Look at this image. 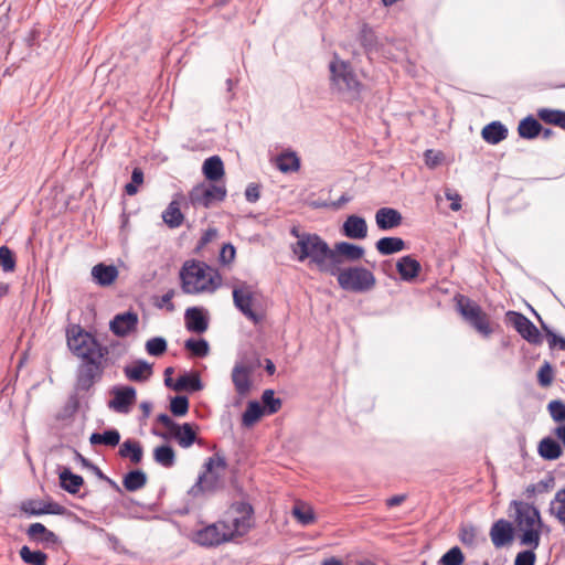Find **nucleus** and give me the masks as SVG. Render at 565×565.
<instances>
[{
	"mask_svg": "<svg viewBox=\"0 0 565 565\" xmlns=\"http://www.w3.org/2000/svg\"><path fill=\"white\" fill-rule=\"evenodd\" d=\"M20 510L28 515L55 514L65 513L66 509L57 502H43L41 500L30 499L21 502Z\"/></svg>",
	"mask_w": 565,
	"mask_h": 565,
	"instance_id": "obj_17",
	"label": "nucleus"
},
{
	"mask_svg": "<svg viewBox=\"0 0 565 565\" xmlns=\"http://www.w3.org/2000/svg\"><path fill=\"white\" fill-rule=\"evenodd\" d=\"M277 168L284 172H296L300 168V159L294 151H286L276 158Z\"/></svg>",
	"mask_w": 565,
	"mask_h": 565,
	"instance_id": "obj_35",
	"label": "nucleus"
},
{
	"mask_svg": "<svg viewBox=\"0 0 565 565\" xmlns=\"http://www.w3.org/2000/svg\"><path fill=\"white\" fill-rule=\"evenodd\" d=\"M514 537V527L511 522L500 519L495 521L490 529V539L497 547H503L512 543Z\"/></svg>",
	"mask_w": 565,
	"mask_h": 565,
	"instance_id": "obj_18",
	"label": "nucleus"
},
{
	"mask_svg": "<svg viewBox=\"0 0 565 565\" xmlns=\"http://www.w3.org/2000/svg\"><path fill=\"white\" fill-rule=\"evenodd\" d=\"M170 411L174 416H184L189 411V399L186 396H174L170 402Z\"/></svg>",
	"mask_w": 565,
	"mask_h": 565,
	"instance_id": "obj_49",
	"label": "nucleus"
},
{
	"mask_svg": "<svg viewBox=\"0 0 565 565\" xmlns=\"http://www.w3.org/2000/svg\"><path fill=\"white\" fill-rule=\"evenodd\" d=\"M359 40L365 51H372L376 43V36L373 30L364 24L360 31Z\"/></svg>",
	"mask_w": 565,
	"mask_h": 565,
	"instance_id": "obj_50",
	"label": "nucleus"
},
{
	"mask_svg": "<svg viewBox=\"0 0 565 565\" xmlns=\"http://www.w3.org/2000/svg\"><path fill=\"white\" fill-rule=\"evenodd\" d=\"M203 388V384L196 374H183L179 376L177 382L173 385L174 391H190L198 392Z\"/></svg>",
	"mask_w": 565,
	"mask_h": 565,
	"instance_id": "obj_38",
	"label": "nucleus"
},
{
	"mask_svg": "<svg viewBox=\"0 0 565 565\" xmlns=\"http://www.w3.org/2000/svg\"><path fill=\"white\" fill-rule=\"evenodd\" d=\"M255 365L250 362L238 361L235 363L231 379L235 392L239 397L247 396L253 387L252 374L254 373Z\"/></svg>",
	"mask_w": 565,
	"mask_h": 565,
	"instance_id": "obj_16",
	"label": "nucleus"
},
{
	"mask_svg": "<svg viewBox=\"0 0 565 565\" xmlns=\"http://www.w3.org/2000/svg\"><path fill=\"white\" fill-rule=\"evenodd\" d=\"M0 266L6 273H11L15 269V257L13 252L6 245L0 247Z\"/></svg>",
	"mask_w": 565,
	"mask_h": 565,
	"instance_id": "obj_47",
	"label": "nucleus"
},
{
	"mask_svg": "<svg viewBox=\"0 0 565 565\" xmlns=\"http://www.w3.org/2000/svg\"><path fill=\"white\" fill-rule=\"evenodd\" d=\"M138 326V315L134 311H126L116 315L109 322V329L118 337H127Z\"/></svg>",
	"mask_w": 565,
	"mask_h": 565,
	"instance_id": "obj_19",
	"label": "nucleus"
},
{
	"mask_svg": "<svg viewBox=\"0 0 565 565\" xmlns=\"http://www.w3.org/2000/svg\"><path fill=\"white\" fill-rule=\"evenodd\" d=\"M121 458H128L135 465L139 463L143 456V449L138 440L126 439L118 450Z\"/></svg>",
	"mask_w": 565,
	"mask_h": 565,
	"instance_id": "obj_28",
	"label": "nucleus"
},
{
	"mask_svg": "<svg viewBox=\"0 0 565 565\" xmlns=\"http://www.w3.org/2000/svg\"><path fill=\"white\" fill-rule=\"evenodd\" d=\"M172 434L182 448L191 447L196 440V433L193 429V426L189 423H184L182 425L178 424V428H174Z\"/></svg>",
	"mask_w": 565,
	"mask_h": 565,
	"instance_id": "obj_33",
	"label": "nucleus"
},
{
	"mask_svg": "<svg viewBox=\"0 0 565 565\" xmlns=\"http://www.w3.org/2000/svg\"><path fill=\"white\" fill-rule=\"evenodd\" d=\"M227 514L231 518L227 523L230 532H233V539L244 536L254 525V508L249 502H233L227 510Z\"/></svg>",
	"mask_w": 565,
	"mask_h": 565,
	"instance_id": "obj_10",
	"label": "nucleus"
},
{
	"mask_svg": "<svg viewBox=\"0 0 565 565\" xmlns=\"http://www.w3.org/2000/svg\"><path fill=\"white\" fill-rule=\"evenodd\" d=\"M210 267L201 262H186L180 270L181 288L184 294L213 292L220 286V276L209 273Z\"/></svg>",
	"mask_w": 565,
	"mask_h": 565,
	"instance_id": "obj_3",
	"label": "nucleus"
},
{
	"mask_svg": "<svg viewBox=\"0 0 565 565\" xmlns=\"http://www.w3.org/2000/svg\"><path fill=\"white\" fill-rule=\"evenodd\" d=\"M185 326L191 332L203 333L207 330L209 321L202 309L191 307L185 310Z\"/></svg>",
	"mask_w": 565,
	"mask_h": 565,
	"instance_id": "obj_22",
	"label": "nucleus"
},
{
	"mask_svg": "<svg viewBox=\"0 0 565 565\" xmlns=\"http://www.w3.org/2000/svg\"><path fill=\"white\" fill-rule=\"evenodd\" d=\"M441 159L443 154L440 152H435L431 149L426 150L425 152L426 164L430 168L438 166L441 162Z\"/></svg>",
	"mask_w": 565,
	"mask_h": 565,
	"instance_id": "obj_60",
	"label": "nucleus"
},
{
	"mask_svg": "<svg viewBox=\"0 0 565 565\" xmlns=\"http://www.w3.org/2000/svg\"><path fill=\"white\" fill-rule=\"evenodd\" d=\"M537 116L546 124L558 126L565 129V111L558 109L541 108Z\"/></svg>",
	"mask_w": 565,
	"mask_h": 565,
	"instance_id": "obj_40",
	"label": "nucleus"
},
{
	"mask_svg": "<svg viewBox=\"0 0 565 565\" xmlns=\"http://www.w3.org/2000/svg\"><path fill=\"white\" fill-rule=\"evenodd\" d=\"M292 252L299 262L309 259L319 271L329 274L331 248L318 234L302 233L292 245Z\"/></svg>",
	"mask_w": 565,
	"mask_h": 565,
	"instance_id": "obj_4",
	"label": "nucleus"
},
{
	"mask_svg": "<svg viewBox=\"0 0 565 565\" xmlns=\"http://www.w3.org/2000/svg\"><path fill=\"white\" fill-rule=\"evenodd\" d=\"M147 483V475L142 470L129 471L122 480V486L127 491L134 492L142 489Z\"/></svg>",
	"mask_w": 565,
	"mask_h": 565,
	"instance_id": "obj_37",
	"label": "nucleus"
},
{
	"mask_svg": "<svg viewBox=\"0 0 565 565\" xmlns=\"http://www.w3.org/2000/svg\"><path fill=\"white\" fill-rule=\"evenodd\" d=\"M445 196L447 200L451 201L450 209L452 211H459L461 209V196L457 192L447 189Z\"/></svg>",
	"mask_w": 565,
	"mask_h": 565,
	"instance_id": "obj_61",
	"label": "nucleus"
},
{
	"mask_svg": "<svg viewBox=\"0 0 565 565\" xmlns=\"http://www.w3.org/2000/svg\"><path fill=\"white\" fill-rule=\"evenodd\" d=\"M518 131L524 139H534L541 134L542 125L532 116H527L520 121Z\"/></svg>",
	"mask_w": 565,
	"mask_h": 565,
	"instance_id": "obj_36",
	"label": "nucleus"
},
{
	"mask_svg": "<svg viewBox=\"0 0 565 565\" xmlns=\"http://www.w3.org/2000/svg\"><path fill=\"white\" fill-rule=\"evenodd\" d=\"M403 222L399 211L393 207H381L375 213V223L381 231L398 227Z\"/></svg>",
	"mask_w": 565,
	"mask_h": 565,
	"instance_id": "obj_21",
	"label": "nucleus"
},
{
	"mask_svg": "<svg viewBox=\"0 0 565 565\" xmlns=\"http://www.w3.org/2000/svg\"><path fill=\"white\" fill-rule=\"evenodd\" d=\"M263 409L267 415L276 414L281 407V399L275 397L274 390H265L262 395Z\"/></svg>",
	"mask_w": 565,
	"mask_h": 565,
	"instance_id": "obj_43",
	"label": "nucleus"
},
{
	"mask_svg": "<svg viewBox=\"0 0 565 565\" xmlns=\"http://www.w3.org/2000/svg\"><path fill=\"white\" fill-rule=\"evenodd\" d=\"M364 254L365 249L362 246L349 242L335 243L333 248H331L329 273H338V269H342V264L344 262H358L364 256Z\"/></svg>",
	"mask_w": 565,
	"mask_h": 565,
	"instance_id": "obj_13",
	"label": "nucleus"
},
{
	"mask_svg": "<svg viewBox=\"0 0 565 565\" xmlns=\"http://www.w3.org/2000/svg\"><path fill=\"white\" fill-rule=\"evenodd\" d=\"M233 301L242 315L254 324H258L265 319L264 311L258 310L256 292L246 282L233 289Z\"/></svg>",
	"mask_w": 565,
	"mask_h": 565,
	"instance_id": "obj_9",
	"label": "nucleus"
},
{
	"mask_svg": "<svg viewBox=\"0 0 565 565\" xmlns=\"http://www.w3.org/2000/svg\"><path fill=\"white\" fill-rule=\"evenodd\" d=\"M157 422L162 424L171 433L174 430V428H178V424L174 420H172V418L168 414L164 413L158 415Z\"/></svg>",
	"mask_w": 565,
	"mask_h": 565,
	"instance_id": "obj_63",
	"label": "nucleus"
},
{
	"mask_svg": "<svg viewBox=\"0 0 565 565\" xmlns=\"http://www.w3.org/2000/svg\"><path fill=\"white\" fill-rule=\"evenodd\" d=\"M377 252L382 255H392L406 248V243L401 237H382L375 243Z\"/></svg>",
	"mask_w": 565,
	"mask_h": 565,
	"instance_id": "obj_31",
	"label": "nucleus"
},
{
	"mask_svg": "<svg viewBox=\"0 0 565 565\" xmlns=\"http://www.w3.org/2000/svg\"><path fill=\"white\" fill-rule=\"evenodd\" d=\"M92 275L100 286H106V263L102 262L94 266Z\"/></svg>",
	"mask_w": 565,
	"mask_h": 565,
	"instance_id": "obj_56",
	"label": "nucleus"
},
{
	"mask_svg": "<svg viewBox=\"0 0 565 565\" xmlns=\"http://www.w3.org/2000/svg\"><path fill=\"white\" fill-rule=\"evenodd\" d=\"M329 275L337 277L339 286L347 291L365 292L376 284L374 274L362 266L338 269V273H329Z\"/></svg>",
	"mask_w": 565,
	"mask_h": 565,
	"instance_id": "obj_8",
	"label": "nucleus"
},
{
	"mask_svg": "<svg viewBox=\"0 0 565 565\" xmlns=\"http://www.w3.org/2000/svg\"><path fill=\"white\" fill-rule=\"evenodd\" d=\"M465 556L460 547L454 546L447 551L438 561V565H461Z\"/></svg>",
	"mask_w": 565,
	"mask_h": 565,
	"instance_id": "obj_45",
	"label": "nucleus"
},
{
	"mask_svg": "<svg viewBox=\"0 0 565 565\" xmlns=\"http://www.w3.org/2000/svg\"><path fill=\"white\" fill-rule=\"evenodd\" d=\"M140 409L142 412V415L141 417L139 418L140 423H145L147 420V418L150 416L151 414V409H152V403L149 402V401H145V402H141L140 403Z\"/></svg>",
	"mask_w": 565,
	"mask_h": 565,
	"instance_id": "obj_64",
	"label": "nucleus"
},
{
	"mask_svg": "<svg viewBox=\"0 0 565 565\" xmlns=\"http://www.w3.org/2000/svg\"><path fill=\"white\" fill-rule=\"evenodd\" d=\"M331 89L344 98L358 100L363 90V84L358 79L350 62L339 58L335 54L329 63Z\"/></svg>",
	"mask_w": 565,
	"mask_h": 565,
	"instance_id": "obj_5",
	"label": "nucleus"
},
{
	"mask_svg": "<svg viewBox=\"0 0 565 565\" xmlns=\"http://www.w3.org/2000/svg\"><path fill=\"white\" fill-rule=\"evenodd\" d=\"M153 460L163 468L175 465V451L170 445H160L153 449Z\"/></svg>",
	"mask_w": 565,
	"mask_h": 565,
	"instance_id": "obj_34",
	"label": "nucleus"
},
{
	"mask_svg": "<svg viewBox=\"0 0 565 565\" xmlns=\"http://www.w3.org/2000/svg\"><path fill=\"white\" fill-rule=\"evenodd\" d=\"M20 557L29 565H46L47 555L42 551H31L24 545L20 550Z\"/></svg>",
	"mask_w": 565,
	"mask_h": 565,
	"instance_id": "obj_42",
	"label": "nucleus"
},
{
	"mask_svg": "<svg viewBox=\"0 0 565 565\" xmlns=\"http://www.w3.org/2000/svg\"><path fill=\"white\" fill-rule=\"evenodd\" d=\"M539 455L545 460H556L562 454L561 445L552 437H544L537 446Z\"/></svg>",
	"mask_w": 565,
	"mask_h": 565,
	"instance_id": "obj_29",
	"label": "nucleus"
},
{
	"mask_svg": "<svg viewBox=\"0 0 565 565\" xmlns=\"http://www.w3.org/2000/svg\"><path fill=\"white\" fill-rule=\"evenodd\" d=\"M551 514H553L562 524L565 525V488L559 489L550 507Z\"/></svg>",
	"mask_w": 565,
	"mask_h": 565,
	"instance_id": "obj_41",
	"label": "nucleus"
},
{
	"mask_svg": "<svg viewBox=\"0 0 565 565\" xmlns=\"http://www.w3.org/2000/svg\"><path fill=\"white\" fill-rule=\"evenodd\" d=\"M454 299L456 310L471 328L486 338L492 334L493 328L490 317L482 310L480 305L461 294H457Z\"/></svg>",
	"mask_w": 565,
	"mask_h": 565,
	"instance_id": "obj_7",
	"label": "nucleus"
},
{
	"mask_svg": "<svg viewBox=\"0 0 565 565\" xmlns=\"http://www.w3.org/2000/svg\"><path fill=\"white\" fill-rule=\"evenodd\" d=\"M266 414L257 401H250L246 411L242 415V424L245 427H252L260 417Z\"/></svg>",
	"mask_w": 565,
	"mask_h": 565,
	"instance_id": "obj_39",
	"label": "nucleus"
},
{
	"mask_svg": "<svg viewBox=\"0 0 565 565\" xmlns=\"http://www.w3.org/2000/svg\"><path fill=\"white\" fill-rule=\"evenodd\" d=\"M555 479L553 476H547L545 479L540 480L537 486V492L544 493L554 487Z\"/></svg>",
	"mask_w": 565,
	"mask_h": 565,
	"instance_id": "obj_62",
	"label": "nucleus"
},
{
	"mask_svg": "<svg viewBox=\"0 0 565 565\" xmlns=\"http://www.w3.org/2000/svg\"><path fill=\"white\" fill-rule=\"evenodd\" d=\"M537 381L541 386H550L553 382V369L548 362H545L539 370Z\"/></svg>",
	"mask_w": 565,
	"mask_h": 565,
	"instance_id": "obj_53",
	"label": "nucleus"
},
{
	"mask_svg": "<svg viewBox=\"0 0 565 565\" xmlns=\"http://www.w3.org/2000/svg\"><path fill=\"white\" fill-rule=\"evenodd\" d=\"M227 190L224 184L199 183L189 192V201L192 206H202L209 209L215 203L223 202L226 198Z\"/></svg>",
	"mask_w": 565,
	"mask_h": 565,
	"instance_id": "obj_11",
	"label": "nucleus"
},
{
	"mask_svg": "<svg viewBox=\"0 0 565 565\" xmlns=\"http://www.w3.org/2000/svg\"><path fill=\"white\" fill-rule=\"evenodd\" d=\"M513 511L515 529L520 533L522 545L537 548L541 542L542 520L537 508L525 501L513 500L510 503Z\"/></svg>",
	"mask_w": 565,
	"mask_h": 565,
	"instance_id": "obj_2",
	"label": "nucleus"
},
{
	"mask_svg": "<svg viewBox=\"0 0 565 565\" xmlns=\"http://www.w3.org/2000/svg\"><path fill=\"white\" fill-rule=\"evenodd\" d=\"M113 398L108 402V407L115 413L128 415L137 401V391L134 386H114L110 391Z\"/></svg>",
	"mask_w": 565,
	"mask_h": 565,
	"instance_id": "obj_15",
	"label": "nucleus"
},
{
	"mask_svg": "<svg viewBox=\"0 0 565 565\" xmlns=\"http://www.w3.org/2000/svg\"><path fill=\"white\" fill-rule=\"evenodd\" d=\"M507 320L513 326L518 333L531 344H541L542 335L536 326L523 313L516 311H508Z\"/></svg>",
	"mask_w": 565,
	"mask_h": 565,
	"instance_id": "obj_14",
	"label": "nucleus"
},
{
	"mask_svg": "<svg viewBox=\"0 0 565 565\" xmlns=\"http://www.w3.org/2000/svg\"><path fill=\"white\" fill-rule=\"evenodd\" d=\"M26 534L31 540L46 545H55L60 543L58 536L54 532L47 530L42 523H32L26 530Z\"/></svg>",
	"mask_w": 565,
	"mask_h": 565,
	"instance_id": "obj_25",
	"label": "nucleus"
},
{
	"mask_svg": "<svg viewBox=\"0 0 565 565\" xmlns=\"http://www.w3.org/2000/svg\"><path fill=\"white\" fill-rule=\"evenodd\" d=\"M162 218L170 228H177L183 223L184 216L180 209V202L172 200L162 212Z\"/></svg>",
	"mask_w": 565,
	"mask_h": 565,
	"instance_id": "obj_32",
	"label": "nucleus"
},
{
	"mask_svg": "<svg viewBox=\"0 0 565 565\" xmlns=\"http://www.w3.org/2000/svg\"><path fill=\"white\" fill-rule=\"evenodd\" d=\"M543 326V329L545 330L546 332V335H547V339H548V345L551 349H553L554 347L558 345V348L561 350H564L565 351V339L564 338H561L558 337L557 334H555L553 331H551L544 323L542 324Z\"/></svg>",
	"mask_w": 565,
	"mask_h": 565,
	"instance_id": "obj_55",
	"label": "nucleus"
},
{
	"mask_svg": "<svg viewBox=\"0 0 565 565\" xmlns=\"http://www.w3.org/2000/svg\"><path fill=\"white\" fill-rule=\"evenodd\" d=\"M342 234L351 239H364L367 236L365 218L359 215H349L342 225Z\"/></svg>",
	"mask_w": 565,
	"mask_h": 565,
	"instance_id": "obj_20",
	"label": "nucleus"
},
{
	"mask_svg": "<svg viewBox=\"0 0 565 565\" xmlns=\"http://www.w3.org/2000/svg\"><path fill=\"white\" fill-rule=\"evenodd\" d=\"M292 515L298 520L301 525H309L315 521L313 511L310 508H302L300 505H295L292 508Z\"/></svg>",
	"mask_w": 565,
	"mask_h": 565,
	"instance_id": "obj_51",
	"label": "nucleus"
},
{
	"mask_svg": "<svg viewBox=\"0 0 565 565\" xmlns=\"http://www.w3.org/2000/svg\"><path fill=\"white\" fill-rule=\"evenodd\" d=\"M168 344L164 338L154 337L146 342V351L149 355L160 356L167 351Z\"/></svg>",
	"mask_w": 565,
	"mask_h": 565,
	"instance_id": "obj_46",
	"label": "nucleus"
},
{
	"mask_svg": "<svg viewBox=\"0 0 565 565\" xmlns=\"http://www.w3.org/2000/svg\"><path fill=\"white\" fill-rule=\"evenodd\" d=\"M174 297V290H168L160 299V301L156 302L158 308L166 307L168 311L172 312L174 310V305L172 302V298Z\"/></svg>",
	"mask_w": 565,
	"mask_h": 565,
	"instance_id": "obj_57",
	"label": "nucleus"
},
{
	"mask_svg": "<svg viewBox=\"0 0 565 565\" xmlns=\"http://www.w3.org/2000/svg\"><path fill=\"white\" fill-rule=\"evenodd\" d=\"M396 269L404 281H413L420 273L422 265L413 256L406 255L398 259Z\"/></svg>",
	"mask_w": 565,
	"mask_h": 565,
	"instance_id": "obj_23",
	"label": "nucleus"
},
{
	"mask_svg": "<svg viewBox=\"0 0 565 565\" xmlns=\"http://www.w3.org/2000/svg\"><path fill=\"white\" fill-rule=\"evenodd\" d=\"M203 174L206 180L217 182L224 175V164L218 156H212L203 162Z\"/></svg>",
	"mask_w": 565,
	"mask_h": 565,
	"instance_id": "obj_26",
	"label": "nucleus"
},
{
	"mask_svg": "<svg viewBox=\"0 0 565 565\" xmlns=\"http://www.w3.org/2000/svg\"><path fill=\"white\" fill-rule=\"evenodd\" d=\"M84 479L79 475H75L70 468H63L60 472L61 487L71 494H75L83 486Z\"/></svg>",
	"mask_w": 565,
	"mask_h": 565,
	"instance_id": "obj_30",
	"label": "nucleus"
},
{
	"mask_svg": "<svg viewBox=\"0 0 565 565\" xmlns=\"http://www.w3.org/2000/svg\"><path fill=\"white\" fill-rule=\"evenodd\" d=\"M79 407V399L76 393L68 396L62 412L57 415L58 419H66L72 417Z\"/></svg>",
	"mask_w": 565,
	"mask_h": 565,
	"instance_id": "obj_48",
	"label": "nucleus"
},
{
	"mask_svg": "<svg viewBox=\"0 0 565 565\" xmlns=\"http://www.w3.org/2000/svg\"><path fill=\"white\" fill-rule=\"evenodd\" d=\"M125 376L134 382H146L152 375V365L145 360H138L132 365L124 367Z\"/></svg>",
	"mask_w": 565,
	"mask_h": 565,
	"instance_id": "obj_24",
	"label": "nucleus"
},
{
	"mask_svg": "<svg viewBox=\"0 0 565 565\" xmlns=\"http://www.w3.org/2000/svg\"><path fill=\"white\" fill-rule=\"evenodd\" d=\"M481 136L488 143L497 145L507 138L508 129L500 121H492L483 127Z\"/></svg>",
	"mask_w": 565,
	"mask_h": 565,
	"instance_id": "obj_27",
	"label": "nucleus"
},
{
	"mask_svg": "<svg viewBox=\"0 0 565 565\" xmlns=\"http://www.w3.org/2000/svg\"><path fill=\"white\" fill-rule=\"evenodd\" d=\"M227 463L225 457L220 454L207 458L202 473L196 482L189 489L188 494L192 498H203L214 494L223 486L222 476L218 470H225Z\"/></svg>",
	"mask_w": 565,
	"mask_h": 565,
	"instance_id": "obj_6",
	"label": "nucleus"
},
{
	"mask_svg": "<svg viewBox=\"0 0 565 565\" xmlns=\"http://www.w3.org/2000/svg\"><path fill=\"white\" fill-rule=\"evenodd\" d=\"M232 540L233 532H230L226 521L210 524L194 534V541L202 546H216Z\"/></svg>",
	"mask_w": 565,
	"mask_h": 565,
	"instance_id": "obj_12",
	"label": "nucleus"
},
{
	"mask_svg": "<svg viewBox=\"0 0 565 565\" xmlns=\"http://www.w3.org/2000/svg\"><path fill=\"white\" fill-rule=\"evenodd\" d=\"M551 417L555 422H565V403L559 399L551 401L547 405Z\"/></svg>",
	"mask_w": 565,
	"mask_h": 565,
	"instance_id": "obj_52",
	"label": "nucleus"
},
{
	"mask_svg": "<svg viewBox=\"0 0 565 565\" xmlns=\"http://www.w3.org/2000/svg\"><path fill=\"white\" fill-rule=\"evenodd\" d=\"M235 258V248L232 244H225L220 253V259L224 264L231 263Z\"/></svg>",
	"mask_w": 565,
	"mask_h": 565,
	"instance_id": "obj_59",
	"label": "nucleus"
},
{
	"mask_svg": "<svg viewBox=\"0 0 565 565\" xmlns=\"http://www.w3.org/2000/svg\"><path fill=\"white\" fill-rule=\"evenodd\" d=\"M186 350L191 351L194 356L204 358L209 354V343L204 339H188L184 343Z\"/></svg>",
	"mask_w": 565,
	"mask_h": 565,
	"instance_id": "obj_44",
	"label": "nucleus"
},
{
	"mask_svg": "<svg viewBox=\"0 0 565 565\" xmlns=\"http://www.w3.org/2000/svg\"><path fill=\"white\" fill-rule=\"evenodd\" d=\"M65 333L68 350L82 360L77 371L76 388L87 391L96 380L102 379L103 348L95 337L79 324H68Z\"/></svg>",
	"mask_w": 565,
	"mask_h": 565,
	"instance_id": "obj_1",
	"label": "nucleus"
},
{
	"mask_svg": "<svg viewBox=\"0 0 565 565\" xmlns=\"http://www.w3.org/2000/svg\"><path fill=\"white\" fill-rule=\"evenodd\" d=\"M534 550L535 548L531 547V550H526V551H522V552L518 553L515 561H514V565H534L535 559H536Z\"/></svg>",
	"mask_w": 565,
	"mask_h": 565,
	"instance_id": "obj_54",
	"label": "nucleus"
},
{
	"mask_svg": "<svg viewBox=\"0 0 565 565\" xmlns=\"http://www.w3.org/2000/svg\"><path fill=\"white\" fill-rule=\"evenodd\" d=\"M260 196V186L256 183H250L245 190V198L248 202L254 203Z\"/></svg>",
	"mask_w": 565,
	"mask_h": 565,
	"instance_id": "obj_58",
	"label": "nucleus"
}]
</instances>
